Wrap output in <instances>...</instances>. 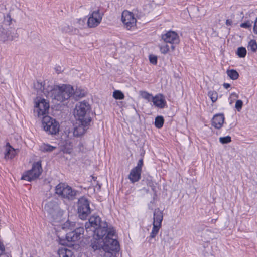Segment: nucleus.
I'll use <instances>...</instances> for the list:
<instances>
[{
	"instance_id": "f257e3e1",
	"label": "nucleus",
	"mask_w": 257,
	"mask_h": 257,
	"mask_svg": "<svg viewBox=\"0 0 257 257\" xmlns=\"http://www.w3.org/2000/svg\"><path fill=\"white\" fill-rule=\"evenodd\" d=\"M90 112L91 106L87 101L79 102L76 105L74 115L78 122V126L74 128L73 134L75 136H81L86 132L92 120Z\"/></svg>"
},
{
	"instance_id": "f03ea898",
	"label": "nucleus",
	"mask_w": 257,
	"mask_h": 257,
	"mask_svg": "<svg viewBox=\"0 0 257 257\" xmlns=\"http://www.w3.org/2000/svg\"><path fill=\"white\" fill-rule=\"evenodd\" d=\"M85 229L87 232H91L90 234L102 238L107 234L109 236L115 235V231L111 226H108L106 221H103L97 214L92 215L85 223Z\"/></svg>"
},
{
	"instance_id": "7ed1b4c3",
	"label": "nucleus",
	"mask_w": 257,
	"mask_h": 257,
	"mask_svg": "<svg viewBox=\"0 0 257 257\" xmlns=\"http://www.w3.org/2000/svg\"><path fill=\"white\" fill-rule=\"evenodd\" d=\"M41 89H43L44 93L48 97L56 100L60 102L68 100L72 96L74 92L73 87L70 85L62 84L59 85H48L45 88V84H41Z\"/></svg>"
},
{
	"instance_id": "20e7f679",
	"label": "nucleus",
	"mask_w": 257,
	"mask_h": 257,
	"mask_svg": "<svg viewBox=\"0 0 257 257\" xmlns=\"http://www.w3.org/2000/svg\"><path fill=\"white\" fill-rule=\"evenodd\" d=\"M94 239L91 241L90 246L94 251H103L110 253L112 251L118 252L120 249L119 243L115 235L109 236L106 234L102 238L93 235Z\"/></svg>"
},
{
	"instance_id": "39448f33",
	"label": "nucleus",
	"mask_w": 257,
	"mask_h": 257,
	"mask_svg": "<svg viewBox=\"0 0 257 257\" xmlns=\"http://www.w3.org/2000/svg\"><path fill=\"white\" fill-rule=\"evenodd\" d=\"M55 193L63 199L73 201L75 199L78 191L65 183H59L55 187Z\"/></svg>"
},
{
	"instance_id": "423d86ee",
	"label": "nucleus",
	"mask_w": 257,
	"mask_h": 257,
	"mask_svg": "<svg viewBox=\"0 0 257 257\" xmlns=\"http://www.w3.org/2000/svg\"><path fill=\"white\" fill-rule=\"evenodd\" d=\"M43 169L41 161H39L33 163L31 169L25 171L21 177L22 180L31 182L38 179L41 175Z\"/></svg>"
},
{
	"instance_id": "0eeeda50",
	"label": "nucleus",
	"mask_w": 257,
	"mask_h": 257,
	"mask_svg": "<svg viewBox=\"0 0 257 257\" xmlns=\"http://www.w3.org/2000/svg\"><path fill=\"white\" fill-rule=\"evenodd\" d=\"M84 232V229L83 227H77L74 230L66 234L65 240L60 239V243L63 245L73 246V242L82 237Z\"/></svg>"
},
{
	"instance_id": "6e6552de",
	"label": "nucleus",
	"mask_w": 257,
	"mask_h": 257,
	"mask_svg": "<svg viewBox=\"0 0 257 257\" xmlns=\"http://www.w3.org/2000/svg\"><path fill=\"white\" fill-rule=\"evenodd\" d=\"M90 201L85 196L79 198L77 202V213L82 220H86L91 212Z\"/></svg>"
},
{
	"instance_id": "1a4fd4ad",
	"label": "nucleus",
	"mask_w": 257,
	"mask_h": 257,
	"mask_svg": "<svg viewBox=\"0 0 257 257\" xmlns=\"http://www.w3.org/2000/svg\"><path fill=\"white\" fill-rule=\"evenodd\" d=\"M42 123L44 130L49 134L56 135L59 132V123L48 115L43 117Z\"/></svg>"
},
{
	"instance_id": "9d476101",
	"label": "nucleus",
	"mask_w": 257,
	"mask_h": 257,
	"mask_svg": "<svg viewBox=\"0 0 257 257\" xmlns=\"http://www.w3.org/2000/svg\"><path fill=\"white\" fill-rule=\"evenodd\" d=\"M44 208L53 221H57L60 219L63 215V212L56 201H50L48 202L45 204Z\"/></svg>"
},
{
	"instance_id": "9b49d317",
	"label": "nucleus",
	"mask_w": 257,
	"mask_h": 257,
	"mask_svg": "<svg viewBox=\"0 0 257 257\" xmlns=\"http://www.w3.org/2000/svg\"><path fill=\"white\" fill-rule=\"evenodd\" d=\"M49 107V101L40 98L35 102L34 113L37 114L38 117H43L48 112Z\"/></svg>"
},
{
	"instance_id": "f8f14e48",
	"label": "nucleus",
	"mask_w": 257,
	"mask_h": 257,
	"mask_svg": "<svg viewBox=\"0 0 257 257\" xmlns=\"http://www.w3.org/2000/svg\"><path fill=\"white\" fill-rule=\"evenodd\" d=\"M103 13H101L100 9L91 11L87 21V25L89 28L97 26L101 22Z\"/></svg>"
},
{
	"instance_id": "ddd939ff",
	"label": "nucleus",
	"mask_w": 257,
	"mask_h": 257,
	"mask_svg": "<svg viewBox=\"0 0 257 257\" xmlns=\"http://www.w3.org/2000/svg\"><path fill=\"white\" fill-rule=\"evenodd\" d=\"M121 21L127 30H131L136 26L137 20L134 14L128 11L125 10L122 12Z\"/></svg>"
},
{
	"instance_id": "4468645a",
	"label": "nucleus",
	"mask_w": 257,
	"mask_h": 257,
	"mask_svg": "<svg viewBox=\"0 0 257 257\" xmlns=\"http://www.w3.org/2000/svg\"><path fill=\"white\" fill-rule=\"evenodd\" d=\"M161 38L165 43L172 44H177L180 42L178 34L173 31H168L166 33L162 34Z\"/></svg>"
},
{
	"instance_id": "2eb2a0df",
	"label": "nucleus",
	"mask_w": 257,
	"mask_h": 257,
	"mask_svg": "<svg viewBox=\"0 0 257 257\" xmlns=\"http://www.w3.org/2000/svg\"><path fill=\"white\" fill-rule=\"evenodd\" d=\"M152 101L156 107L161 109L164 108L167 105L164 96L160 93L152 97Z\"/></svg>"
},
{
	"instance_id": "dca6fc26",
	"label": "nucleus",
	"mask_w": 257,
	"mask_h": 257,
	"mask_svg": "<svg viewBox=\"0 0 257 257\" xmlns=\"http://www.w3.org/2000/svg\"><path fill=\"white\" fill-rule=\"evenodd\" d=\"M224 120L223 113L216 114L212 119V125L217 129H220L222 126Z\"/></svg>"
},
{
	"instance_id": "f3484780",
	"label": "nucleus",
	"mask_w": 257,
	"mask_h": 257,
	"mask_svg": "<svg viewBox=\"0 0 257 257\" xmlns=\"http://www.w3.org/2000/svg\"><path fill=\"white\" fill-rule=\"evenodd\" d=\"M16 154V150L7 143L5 146V159L6 160L13 159Z\"/></svg>"
},
{
	"instance_id": "a211bd4d",
	"label": "nucleus",
	"mask_w": 257,
	"mask_h": 257,
	"mask_svg": "<svg viewBox=\"0 0 257 257\" xmlns=\"http://www.w3.org/2000/svg\"><path fill=\"white\" fill-rule=\"evenodd\" d=\"M142 171L133 168L128 175V178L132 183L138 182L141 177Z\"/></svg>"
},
{
	"instance_id": "6ab92c4d",
	"label": "nucleus",
	"mask_w": 257,
	"mask_h": 257,
	"mask_svg": "<svg viewBox=\"0 0 257 257\" xmlns=\"http://www.w3.org/2000/svg\"><path fill=\"white\" fill-rule=\"evenodd\" d=\"M163 219V211H161L160 209L158 208H156L154 211L153 223L159 224V225H162Z\"/></svg>"
},
{
	"instance_id": "aec40b11",
	"label": "nucleus",
	"mask_w": 257,
	"mask_h": 257,
	"mask_svg": "<svg viewBox=\"0 0 257 257\" xmlns=\"http://www.w3.org/2000/svg\"><path fill=\"white\" fill-rule=\"evenodd\" d=\"M58 254L59 257H75L74 252L72 250L65 247L59 248L58 250Z\"/></svg>"
},
{
	"instance_id": "412c9836",
	"label": "nucleus",
	"mask_w": 257,
	"mask_h": 257,
	"mask_svg": "<svg viewBox=\"0 0 257 257\" xmlns=\"http://www.w3.org/2000/svg\"><path fill=\"white\" fill-rule=\"evenodd\" d=\"M160 237L164 247L165 246H167L168 245H170L171 244L173 239V237H172L169 235L168 232H165L163 235H162V234H160Z\"/></svg>"
},
{
	"instance_id": "4be33fe9",
	"label": "nucleus",
	"mask_w": 257,
	"mask_h": 257,
	"mask_svg": "<svg viewBox=\"0 0 257 257\" xmlns=\"http://www.w3.org/2000/svg\"><path fill=\"white\" fill-rule=\"evenodd\" d=\"M161 227V224L159 225V224L153 223V228L149 236L150 239L154 238L156 236Z\"/></svg>"
},
{
	"instance_id": "5701e85b",
	"label": "nucleus",
	"mask_w": 257,
	"mask_h": 257,
	"mask_svg": "<svg viewBox=\"0 0 257 257\" xmlns=\"http://www.w3.org/2000/svg\"><path fill=\"white\" fill-rule=\"evenodd\" d=\"M155 125L158 128H162L164 123V119L162 116H157L155 119Z\"/></svg>"
},
{
	"instance_id": "b1692460",
	"label": "nucleus",
	"mask_w": 257,
	"mask_h": 257,
	"mask_svg": "<svg viewBox=\"0 0 257 257\" xmlns=\"http://www.w3.org/2000/svg\"><path fill=\"white\" fill-rule=\"evenodd\" d=\"M56 148V147L53 146L48 144H44L40 147V150L43 152H50L53 151Z\"/></svg>"
},
{
	"instance_id": "393cba45",
	"label": "nucleus",
	"mask_w": 257,
	"mask_h": 257,
	"mask_svg": "<svg viewBox=\"0 0 257 257\" xmlns=\"http://www.w3.org/2000/svg\"><path fill=\"white\" fill-rule=\"evenodd\" d=\"M227 74L232 80H236L239 77L238 73L234 69L227 70Z\"/></svg>"
},
{
	"instance_id": "a878e982",
	"label": "nucleus",
	"mask_w": 257,
	"mask_h": 257,
	"mask_svg": "<svg viewBox=\"0 0 257 257\" xmlns=\"http://www.w3.org/2000/svg\"><path fill=\"white\" fill-rule=\"evenodd\" d=\"M246 50L245 47H240L237 48L236 54L240 58H244L246 55Z\"/></svg>"
},
{
	"instance_id": "bb28decb",
	"label": "nucleus",
	"mask_w": 257,
	"mask_h": 257,
	"mask_svg": "<svg viewBox=\"0 0 257 257\" xmlns=\"http://www.w3.org/2000/svg\"><path fill=\"white\" fill-rule=\"evenodd\" d=\"M85 91L84 90L76 89V91L73 93L72 96L74 98H81L85 96Z\"/></svg>"
},
{
	"instance_id": "cd10ccee",
	"label": "nucleus",
	"mask_w": 257,
	"mask_h": 257,
	"mask_svg": "<svg viewBox=\"0 0 257 257\" xmlns=\"http://www.w3.org/2000/svg\"><path fill=\"white\" fill-rule=\"evenodd\" d=\"M248 48L253 52L257 51V43L255 40H251L248 42Z\"/></svg>"
},
{
	"instance_id": "c85d7f7f",
	"label": "nucleus",
	"mask_w": 257,
	"mask_h": 257,
	"mask_svg": "<svg viewBox=\"0 0 257 257\" xmlns=\"http://www.w3.org/2000/svg\"><path fill=\"white\" fill-rule=\"evenodd\" d=\"M113 97L116 99L122 100L124 99V95L120 90H115L113 93Z\"/></svg>"
},
{
	"instance_id": "c756f323",
	"label": "nucleus",
	"mask_w": 257,
	"mask_h": 257,
	"mask_svg": "<svg viewBox=\"0 0 257 257\" xmlns=\"http://www.w3.org/2000/svg\"><path fill=\"white\" fill-rule=\"evenodd\" d=\"M208 96L211 99L212 102H215L218 98V93L215 91H210L208 93Z\"/></svg>"
},
{
	"instance_id": "7c9ffc66",
	"label": "nucleus",
	"mask_w": 257,
	"mask_h": 257,
	"mask_svg": "<svg viewBox=\"0 0 257 257\" xmlns=\"http://www.w3.org/2000/svg\"><path fill=\"white\" fill-rule=\"evenodd\" d=\"M140 95L142 98L146 100H147L149 101H150L152 99V98L153 97L151 94H150L146 91L140 92Z\"/></svg>"
},
{
	"instance_id": "2f4dec72",
	"label": "nucleus",
	"mask_w": 257,
	"mask_h": 257,
	"mask_svg": "<svg viewBox=\"0 0 257 257\" xmlns=\"http://www.w3.org/2000/svg\"><path fill=\"white\" fill-rule=\"evenodd\" d=\"M160 52L162 54H166L169 51V46L167 44L161 45L159 46Z\"/></svg>"
},
{
	"instance_id": "473e14b6",
	"label": "nucleus",
	"mask_w": 257,
	"mask_h": 257,
	"mask_svg": "<svg viewBox=\"0 0 257 257\" xmlns=\"http://www.w3.org/2000/svg\"><path fill=\"white\" fill-rule=\"evenodd\" d=\"M219 141L222 144H228L231 142V138L229 136L220 137Z\"/></svg>"
},
{
	"instance_id": "72a5a7b5",
	"label": "nucleus",
	"mask_w": 257,
	"mask_h": 257,
	"mask_svg": "<svg viewBox=\"0 0 257 257\" xmlns=\"http://www.w3.org/2000/svg\"><path fill=\"white\" fill-rule=\"evenodd\" d=\"M6 38L7 36L6 31L2 26H0V40L4 41Z\"/></svg>"
},
{
	"instance_id": "f704fd0d",
	"label": "nucleus",
	"mask_w": 257,
	"mask_h": 257,
	"mask_svg": "<svg viewBox=\"0 0 257 257\" xmlns=\"http://www.w3.org/2000/svg\"><path fill=\"white\" fill-rule=\"evenodd\" d=\"M252 22H250V21L247 20L246 22L241 23L240 26L243 28L250 29L252 26Z\"/></svg>"
},
{
	"instance_id": "c9c22d12",
	"label": "nucleus",
	"mask_w": 257,
	"mask_h": 257,
	"mask_svg": "<svg viewBox=\"0 0 257 257\" xmlns=\"http://www.w3.org/2000/svg\"><path fill=\"white\" fill-rule=\"evenodd\" d=\"M74 225V222H71L69 220L67 221L63 225V228L70 229V230L72 229V227Z\"/></svg>"
},
{
	"instance_id": "e433bc0d",
	"label": "nucleus",
	"mask_w": 257,
	"mask_h": 257,
	"mask_svg": "<svg viewBox=\"0 0 257 257\" xmlns=\"http://www.w3.org/2000/svg\"><path fill=\"white\" fill-rule=\"evenodd\" d=\"M243 106V102L241 100H237L235 103V108L238 111H240Z\"/></svg>"
},
{
	"instance_id": "4c0bfd02",
	"label": "nucleus",
	"mask_w": 257,
	"mask_h": 257,
	"mask_svg": "<svg viewBox=\"0 0 257 257\" xmlns=\"http://www.w3.org/2000/svg\"><path fill=\"white\" fill-rule=\"evenodd\" d=\"M149 61L153 65H156L157 63V57L155 55H149Z\"/></svg>"
},
{
	"instance_id": "58836bf2",
	"label": "nucleus",
	"mask_w": 257,
	"mask_h": 257,
	"mask_svg": "<svg viewBox=\"0 0 257 257\" xmlns=\"http://www.w3.org/2000/svg\"><path fill=\"white\" fill-rule=\"evenodd\" d=\"M143 166V158L142 157L138 162L137 166L134 168L142 171V168Z\"/></svg>"
},
{
	"instance_id": "ea45409f",
	"label": "nucleus",
	"mask_w": 257,
	"mask_h": 257,
	"mask_svg": "<svg viewBox=\"0 0 257 257\" xmlns=\"http://www.w3.org/2000/svg\"><path fill=\"white\" fill-rule=\"evenodd\" d=\"M152 188V190H153V192H154V194L153 195V201H150V204H149L148 205V206H149V208H150L151 206H150V204H152V203H154V200H155L156 198V196H157V195H156V187L153 184L152 185H151L150 186Z\"/></svg>"
},
{
	"instance_id": "a19ab883",
	"label": "nucleus",
	"mask_w": 257,
	"mask_h": 257,
	"mask_svg": "<svg viewBox=\"0 0 257 257\" xmlns=\"http://www.w3.org/2000/svg\"><path fill=\"white\" fill-rule=\"evenodd\" d=\"M253 31L255 34H257V17L254 22V24L253 26Z\"/></svg>"
},
{
	"instance_id": "79ce46f5",
	"label": "nucleus",
	"mask_w": 257,
	"mask_h": 257,
	"mask_svg": "<svg viewBox=\"0 0 257 257\" xmlns=\"http://www.w3.org/2000/svg\"><path fill=\"white\" fill-rule=\"evenodd\" d=\"M233 98H238V95L236 94L235 92H232L231 93L229 99Z\"/></svg>"
},
{
	"instance_id": "37998d69",
	"label": "nucleus",
	"mask_w": 257,
	"mask_h": 257,
	"mask_svg": "<svg viewBox=\"0 0 257 257\" xmlns=\"http://www.w3.org/2000/svg\"><path fill=\"white\" fill-rule=\"evenodd\" d=\"M5 251V247L3 244L0 242V254H2Z\"/></svg>"
},
{
	"instance_id": "c03bdc74",
	"label": "nucleus",
	"mask_w": 257,
	"mask_h": 257,
	"mask_svg": "<svg viewBox=\"0 0 257 257\" xmlns=\"http://www.w3.org/2000/svg\"><path fill=\"white\" fill-rule=\"evenodd\" d=\"M232 24V21L231 19H227L225 24L227 26H231Z\"/></svg>"
},
{
	"instance_id": "a18cd8bd",
	"label": "nucleus",
	"mask_w": 257,
	"mask_h": 257,
	"mask_svg": "<svg viewBox=\"0 0 257 257\" xmlns=\"http://www.w3.org/2000/svg\"><path fill=\"white\" fill-rule=\"evenodd\" d=\"M70 28L69 26H67V27H64L63 28V31H65V32H69L70 31Z\"/></svg>"
},
{
	"instance_id": "49530a36",
	"label": "nucleus",
	"mask_w": 257,
	"mask_h": 257,
	"mask_svg": "<svg viewBox=\"0 0 257 257\" xmlns=\"http://www.w3.org/2000/svg\"><path fill=\"white\" fill-rule=\"evenodd\" d=\"M223 86L224 88L228 89V88H229L230 87L231 85L229 83H223Z\"/></svg>"
},
{
	"instance_id": "de8ad7c7",
	"label": "nucleus",
	"mask_w": 257,
	"mask_h": 257,
	"mask_svg": "<svg viewBox=\"0 0 257 257\" xmlns=\"http://www.w3.org/2000/svg\"><path fill=\"white\" fill-rule=\"evenodd\" d=\"M171 48L172 49V50H174L175 48V46H174L173 45H172L171 46Z\"/></svg>"
},
{
	"instance_id": "09e8293b",
	"label": "nucleus",
	"mask_w": 257,
	"mask_h": 257,
	"mask_svg": "<svg viewBox=\"0 0 257 257\" xmlns=\"http://www.w3.org/2000/svg\"><path fill=\"white\" fill-rule=\"evenodd\" d=\"M7 17L9 18V20H11V17L9 15H8Z\"/></svg>"
},
{
	"instance_id": "8fccbe9b",
	"label": "nucleus",
	"mask_w": 257,
	"mask_h": 257,
	"mask_svg": "<svg viewBox=\"0 0 257 257\" xmlns=\"http://www.w3.org/2000/svg\"><path fill=\"white\" fill-rule=\"evenodd\" d=\"M100 187H101V186L99 184V185H98V188H99V189H100Z\"/></svg>"
}]
</instances>
